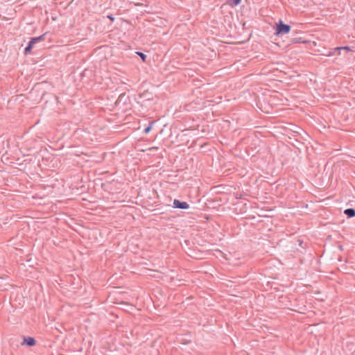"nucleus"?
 <instances>
[{"mask_svg":"<svg viewBox=\"0 0 355 355\" xmlns=\"http://www.w3.org/2000/svg\"><path fill=\"white\" fill-rule=\"evenodd\" d=\"M345 214L348 216L349 217L355 216V210L352 208L347 209L344 211Z\"/></svg>","mask_w":355,"mask_h":355,"instance_id":"nucleus-5","label":"nucleus"},{"mask_svg":"<svg viewBox=\"0 0 355 355\" xmlns=\"http://www.w3.org/2000/svg\"><path fill=\"white\" fill-rule=\"evenodd\" d=\"M107 18H109L112 21L114 20V18L112 15H107Z\"/></svg>","mask_w":355,"mask_h":355,"instance_id":"nucleus-11","label":"nucleus"},{"mask_svg":"<svg viewBox=\"0 0 355 355\" xmlns=\"http://www.w3.org/2000/svg\"><path fill=\"white\" fill-rule=\"evenodd\" d=\"M241 2V0H232V2L230 3V5L232 6V7H234L237 5H239Z\"/></svg>","mask_w":355,"mask_h":355,"instance_id":"nucleus-6","label":"nucleus"},{"mask_svg":"<svg viewBox=\"0 0 355 355\" xmlns=\"http://www.w3.org/2000/svg\"><path fill=\"white\" fill-rule=\"evenodd\" d=\"M291 31V26L284 24L282 21H280L277 24L276 28V34L277 35H283V34H287Z\"/></svg>","mask_w":355,"mask_h":355,"instance_id":"nucleus-1","label":"nucleus"},{"mask_svg":"<svg viewBox=\"0 0 355 355\" xmlns=\"http://www.w3.org/2000/svg\"><path fill=\"white\" fill-rule=\"evenodd\" d=\"M33 46L31 44L28 43V45L25 48V53H27L29 52Z\"/></svg>","mask_w":355,"mask_h":355,"instance_id":"nucleus-9","label":"nucleus"},{"mask_svg":"<svg viewBox=\"0 0 355 355\" xmlns=\"http://www.w3.org/2000/svg\"><path fill=\"white\" fill-rule=\"evenodd\" d=\"M153 122H151V123H150V125H149L146 128H145V130H144V132H145L146 134L148 133V132L150 131V130H151V128H152V125H153Z\"/></svg>","mask_w":355,"mask_h":355,"instance_id":"nucleus-7","label":"nucleus"},{"mask_svg":"<svg viewBox=\"0 0 355 355\" xmlns=\"http://www.w3.org/2000/svg\"><path fill=\"white\" fill-rule=\"evenodd\" d=\"M44 35H40L37 37H33L31 39V40L29 42V43L33 46L37 42H40V41L44 40Z\"/></svg>","mask_w":355,"mask_h":355,"instance_id":"nucleus-4","label":"nucleus"},{"mask_svg":"<svg viewBox=\"0 0 355 355\" xmlns=\"http://www.w3.org/2000/svg\"><path fill=\"white\" fill-rule=\"evenodd\" d=\"M335 49H336V50H340V49L349 50V47H348V46L337 47V48H336Z\"/></svg>","mask_w":355,"mask_h":355,"instance_id":"nucleus-10","label":"nucleus"},{"mask_svg":"<svg viewBox=\"0 0 355 355\" xmlns=\"http://www.w3.org/2000/svg\"><path fill=\"white\" fill-rule=\"evenodd\" d=\"M22 345H27L28 346H34L35 345V340L32 337L24 338Z\"/></svg>","mask_w":355,"mask_h":355,"instance_id":"nucleus-3","label":"nucleus"},{"mask_svg":"<svg viewBox=\"0 0 355 355\" xmlns=\"http://www.w3.org/2000/svg\"><path fill=\"white\" fill-rule=\"evenodd\" d=\"M137 53L141 57L144 62L146 61V55L144 53L141 52H137Z\"/></svg>","mask_w":355,"mask_h":355,"instance_id":"nucleus-8","label":"nucleus"},{"mask_svg":"<svg viewBox=\"0 0 355 355\" xmlns=\"http://www.w3.org/2000/svg\"><path fill=\"white\" fill-rule=\"evenodd\" d=\"M173 207L187 209L189 207V205L186 202H180V200L175 199L173 201Z\"/></svg>","mask_w":355,"mask_h":355,"instance_id":"nucleus-2","label":"nucleus"}]
</instances>
